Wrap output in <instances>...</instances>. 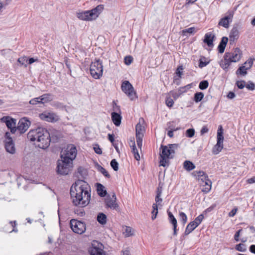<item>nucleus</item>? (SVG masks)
I'll return each instance as SVG.
<instances>
[{
	"mask_svg": "<svg viewBox=\"0 0 255 255\" xmlns=\"http://www.w3.org/2000/svg\"><path fill=\"white\" fill-rule=\"evenodd\" d=\"M60 137L59 131L52 129L48 131L43 128H38L30 130L27 134L28 138L38 147L46 148L50 145V141L56 142Z\"/></svg>",
	"mask_w": 255,
	"mask_h": 255,
	"instance_id": "1",
	"label": "nucleus"
},
{
	"mask_svg": "<svg viewBox=\"0 0 255 255\" xmlns=\"http://www.w3.org/2000/svg\"><path fill=\"white\" fill-rule=\"evenodd\" d=\"M70 195L74 205L85 207L91 200V188L89 184L83 180H78L70 188Z\"/></svg>",
	"mask_w": 255,
	"mask_h": 255,
	"instance_id": "2",
	"label": "nucleus"
},
{
	"mask_svg": "<svg viewBox=\"0 0 255 255\" xmlns=\"http://www.w3.org/2000/svg\"><path fill=\"white\" fill-rule=\"evenodd\" d=\"M179 147L178 144H171L168 146L161 145V153H160L161 159L160 160V165L165 167L168 162V159L172 158L175 152V150Z\"/></svg>",
	"mask_w": 255,
	"mask_h": 255,
	"instance_id": "3",
	"label": "nucleus"
},
{
	"mask_svg": "<svg viewBox=\"0 0 255 255\" xmlns=\"http://www.w3.org/2000/svg\"><path fill=\"white\" fill-rule=\"evenodd\" d=\"M242 55V52L238 48H236L233 52L226 53L224 60L221 62V67L224 70L227 69L232 62H238L241 59Z\"/></svg>",
	"mask_w": 255,
	"mask_h": 255,
	"instance_id": "4",
	"label": "nucleus"
},
{
	"mask_svg": "<svg viewBox=\"0 0 255 255\" xmlns=\"http://www.w3.org/2000/svg\"><path fill=\"white\" fill-rule=\"evenodd\" d=\"M104 9L102 4L97 5L95 8L90 10L82 11L76 13L77 17L80 20L92 21L96 19Z\"/></svg>",
	"mask_w": 255,
	"mask_h": 255,
	"instance_id": "5",
	"label": "nucleus"
},
{
	"mask_svg": "<svg viewBox=\"0 0 255 255\" xmlns=\"http://www.w3.org/2000/svg\"><path fill=\"white\" fill-rule=\"evenodd\" d=\"M57 162V171L61 175H67L73 168V161H68L64 158H61Z\"/></svg>",
	"mask_w": 255,
	"mask_h": 255,
	"instance_id": "6",
	"label": "nucleus"
},
{
	"mask_svg": "<svg viewBox=\"0 0 255 255\" xmlns=\"http://www.w3.org/2000/svg\"><path fill=\"white\" fill-rule=\"evenodd\" d=\"M90 71L92 77L95 79H100L102 77L103 72L102 62L100 60H96L92 62L90 65Z\"/></svg>",
	"mask_w": 255,
	"mask_h": 255,
	"instance_id": "7",
	"label": "nucleus"
},
{
	"mask_svg": "<svg viewBox=\"0 0 255 255\" xmlns=\"http://www.w3.org/2000/svg\"><path fill=\"white\" fill-rule=\"evenodd\" d=\"M77 155V149L73 144H69L63 149L61 152V158L73 161Z\"/></svg>",
	"mask_w": 255,
	"mask_h": 255,
	"instance_id": "8",
	"label": "nucleus"
},
{
	"mask_svg": "<svg viewBox=\"0 0 255 255\" xmlns=\"http://www.w3.org/2000/svg\"><path fill=\"white\" fill-rule=\"evenodd\" d=\"M143 123V119L140 118L139 119L138 123L136 125L135 127L136 143L139 148H141L142 146V138L145 131Z\"/></svg>",
	"mask_w": 255,
	"mask_h": 255,
	"instance_id": "9",
	"label": "nucleus"
},
{
	"mask_svg": "<svg viewBox=\"0 0 255 255\" xmlns=\"http://www.w3.org/2000/svg\"><path fill=\"white\" fill-rule=\"evenodd\" d=\"M121 88L122 91L128 96L130 100L133 101L137 98L136 93L129 81H125L123 82Z\"/></svg>",
	"mask_w": 255,
	"mask_h": 255,
	"instance_id": "10",
	"label": "nucleus"
},
{
	"mask_svg": "<svg viewBox=\"0 0 255 255\" xmlns=\"http://www.w3.org/2000/svg\"><path fill=\"white\" fill-rule=\"evenodd\" d=\"M70 227L76 234L81 235L86 231V225L84 222L72 219L70 221Z\"/></svg>",
	"mask_w": 255,
	"mask_h": 255,
	"instance_id": "11",
	"label": "nucleus"
},
{
	"mask_svg": "<svg viewBox=\"0 0 255 255\" xmlns=\"http://www.w3.org/2000/svg\"><path fill=\"white\" fill-rule=\"evenodd\" d=\"M39 118L44 121L54 123L59 120V117L54 112L44 111L39 115Z\"/></svg>",
	"mask_w": 255,
	"mask_h": 255,
	"instance_id": "12",
	"label": "nucleus"
},
{
	"mask_svg": "<svg viewBox=\"0 0 255 255\" xmlns=\"http://www.w3.org/2000/svg\"><path fill=\"white\" fill-rule=\"evenodd\" d=\"M91 255H106L103 250V245L97 241H93L89 250Z\"/></svg>",
	"mask_w": 255,
	"mask_h": 255,
	"instance_id": "13",
	"label": "nucleus"
},
{
	"mask_svg": "<svg viewBox=\"0 0 255 255\" xmlns=\"http://www.w3.org/2000/svg\"><path fill=\"white\" fill-rule=\"evenodd\" d=\"M30 125V122L26 118L21 119L18 123L16 127V132L20 134L24 133L29 128Z\"/></svg>",
	"mask_w": 255,
	"mask_h": 255,
	"instance_id": "14",
	"label": "nucleus"
},
{
	"mask_svg": "<svg viewBox=\"0 0 255 255\" xmlns=\"http://www.w3.org/2000/svg\"><path fill=\"white\" fill-rule=\"evenodd\" d=\"M1 120L5 123L7 127L10 129V131L12 133H15L16 132V120L10 118L9 117H3Z\"/></svg>",
	"mask_w": 255,
	"mask_h": 255,
	"instance_id": "15",
	"label": "nucleus"
},
{
	"mask_svg": "<svg viewBox=\"0 0 255 255\" xmlns=\"http://www.w3.org/2000/svg\"><path fill=\"white\" fill-rule=\"evenodd\" d=\"M116 196L115 194H113L112 197L108 196L105 199V203L107 207L112 209H116L118 207V205L116 203Z\"/></svg>",
	"mask_w": 255,
	"mask_h": 255,
	"instance_id": "16",
	"label": "nucleus"
},
{
	"mask_svg": "<svg viewBox=\"0 0 255 255\" xmlns=\"http://www.w3.org/2000/svg\"><path fill=\"white\" fill-rule=\"evenodd\" d=\"M216 37L212 33H207L204 39V42L206 43L209 47L214 46L213 41L215 40Z\"/></svg>",
	"mask_w": 255,
	"mask_h": 255,
	"instance_id": "17",
	"label": "nucleus"
},
{
	"mask_svg": "<svg viewBox=\"0 0 255 255\" xmlns=\"http://www.w3.org/2000/svg\"><path fill=\"white\" fill-rule=\"evenodd\" d=\"M5 148L7 152L11 154L15 153V149L12 138H8L7 140H5Z\"/></svg>",
	"mask_w": 255,
	"mask_h": 255,
	"instance_id": "18",
	"label": "nucleus"
},
{
	"mask_svg": "<svg viewBox=\"0 0 255 255\" xmlns=\"http://www.w3.org/2000/svg\"><path fill=\"white\" fill-rule=\"evenodd\" d=\"M233 15L230 12L228 15L222 18L219 22V25L223 26L225 27H228L230 21H231Z\"/></svg>",
	"mask_w": 255,
	"mask_h": 255,
	"instance_id": "19",
	"label": "nucleus"
},
{
	"mask_svg": "<svg viewBox=\"0 0 255 255\" xmlns=\"http://www.w3.org/2000/svg\"><path fill=\"white\" fill-rule=\"evenodd\" d=\"M168 215L170 222L173 226V235L176 236L177 235V220L170 212H168Z\"/></svg>",
	"mask_w": 255,
	"mask_h": 255,
	"instance_id": "20",
	"label": "nucleus"
},
{
	"mask_svg": "<svg viewBox=\"0 0 255 255\" xmlns=\"http://www.w3.org/2000/svg\"><path fill=\"white\" fill-rule=\"evenodd\" d=\"M192 175L201 180L202 182L208 177V175L203 171H195L192 173Z\"/></svg>",
	"mask_w": 255,
	"mask_h": 255,
	"instance_id": "21",
	"label": "nucleus"
},
{
	"mask_svg": "<svg viewBox=\"0 0 255 255\" xmlns=\"http://www.w3.org/2000/svg\"><path fill=\"white\" fill-rule=\"evenodd\" d=\"M112 119L114 124L116 126H119L121 125L122 117L120 114L115 112L112 113Z\"/></svg>",
	"mask_w": 255,
	"mask_h": 255,
	"instance_id": "22",
	"label": "nucleus"
},
{
	"mask_svg": "<svg viewBox=\"0 0 255 255\" xmlns=\"http://www.w3.org/2000/svg\"><path fill=\"white\" fill-rule=\"evenodd\" d=\"M40 102L41 104H44L52 101L53 99V96L51 94H45L41 96H39Z\"/></svg>",
	"mask_w": 255,
	"mask_h": 255,
	"instance_id": "23",
	"label": "nucleus"
},
{
	"mask_svg": "<svg viewBox=\"0 0 255 255\" xmlns=\"http://www.w3.org/2000/svg\"><path fill=\"white\" fill-rule=\"evenodd\" d=\"M198 226L193 222H191L186 227L184 234L185 235H188L192 232Z\"/></svg>",
	"mask_w": 255,
	"mask_h": 255,
	"instance_id": "24",
	"label": "nucleus"
},
{
	"mask_svg": "<svg viewBox=\"0 0 255 255\" xmlns=\"http://www.w3.org/2000/svg\"><path fill=\"white\" fill-rule=\"evenodd\" d=\"M223 148V141H218L216 144L214 146L213 149V152L215 154H218Z\"/></svg>",
	"mask_w": 255,
	"mask_h": 255,
	"instance_id": "25",
	"label": "nucleus"
},
{
	"mask_svg": "<svg viewBox=\"0 0 255 255\" xmlns=\"http://www.w3.org/2000/svg\"><path fill=\"white\" fill-rule=\"evenodd\" d=\"M205 183L204 185L205 188L202 189V191L204 192L208 193L211 189L212 187V182L211 181L208 179V177L204 180V181L203 182Z\"/></svg>",
	"mask_w": 255,
	"mask_h": 255,
	"instance_id": "26",
	"label": "nucleus"
},
{
	"mask_svg": "<svg viewBox=\"0 0 255 255\" xmlns=\"http://www.w3.org/2000/svg\"><path fill=\"white\" fill-rule=\"evenodd\" d=\"M97 192L99 195L101 197H105L107 194V191L105 189V187L101 184H97Z\"/></svg>",
	"mask_w": 255,
	"mask_h": 255,
	"instance_id": "27",
	"label": "nucleus"
},
{
	"mask_svg": "<svg viewBox=\"0 0 255 255\" xmlns=\"http://www.w3.org/2000/svg\"><path fill=\"white\" fill-rule=\"evenodd\" d=\"M97 220L101 225H105L107 223V216L104 213H100L97 216Z\"/></svg>",
	"mask_w": 255,
	"mask_h": 255,
	"instance_id": "28",
	"label": "nucleus"
},
{
	"mask_svg": "<svg viewBox=\"0 0 255 255\" xmlns=\"http://www.w3.org/2000/svg\"><path fill=\"white\" fill-rule=\"evenodd\" d=\"M184 168L187 171H191L195 168L194 164L191 161L186 160L183 163Z\"/></svg>",
	"mask_w": 255,
	"mask_h": 255,
	"instance_id": "29",
	"label": "nucleus"
},
{
	"mask_svg": "<svg viewBox=\"0 0 255 255\" xmlns=\"http://www.w3.org/2000/svg\"><path fill=\"white\" fill-rule=\"evenodd\" d=\"M217 140L218 141H224L223 136V129L221 126H220L217 130Z\"/></svg>",
	"mask_w": 255,
	"mask_h": 255,
	"instance_id": "30",
	"label": "nucleus"
},
{
	"mask_svg": "<svg viewBox=\"0 0 255 255\" xmlns=\"http://www.w3.org/2000/svg\"><path fill=\"white\" fill-rule=\"evenodd\" d=\"M182 89H183V88H180L177 92L171 91L168 94L171 96L174 100H176L181 95L182 93Z\"/></svg>",
	"mask_w": 255,
	"mask_h": 255,
	"instance_id": "31",
	"label": "nucleus"
},
{
	"mask_svg": "<svg viewBox=\"0 0 255 255\" xmlns=\"http://www.w3.org/2000/svg\"><path fill=\"white\" fill-rule=\"evenodd\" d=\"M204 97V94L202 92L196 93L194 95V100L195 102H200Z\"/></svg>",
	"mask_w": 255,
	"mask_h": 255,
	"instance_id": "32",
	"label": "nucleus"
},
{
	"mask_svg": "<svg viewBox=\"0 0 255 255\" xmlns=\"http://www.w3.org/2000/svg\"><path fill=\"white\" fill-rule=\"evenodd\" d=\"M209 61H207L205 57H201L199 60V66L200 68H203L208 64Z\"/></svg>",
	"mask_w": 255,
	"mask_h": 255,
	"instance_id": "33",
	"label": "nucleus"
},
{
	"mask_svg": "<svg viewBox=\"0 0 255 255\" xmlns=\"http://www.w3.org/2000/svg\"><path fill=\"white\" fill-rule=\"evenodd\" d=\"M152 216L151 217L152 219L154 220L156 216L158 214V207L157 204H153L152 205Z\"/></svg>",
	"mask_w": 255,
	"mask_h": 255,
	"instance_id": "34",
	"label": "nucleus"
},
{
	"mask_svg": "<svg viewBox=\"0 0 255 255\" xmlns=\"http://www.w3.org/2000/svg\"><path fill=\"white\" fill-rule=\"evenodd\" d=\"M235 249L241 252H245L247 251L246 246L243 244H237L235 246Z\"/></svg>",
	"mask_w": 255,
	"mask_h": 255,
	"instance_id": "35",
	"label": "nucleus"
},
{
	"mask_svg": "<svg viewBox=\"0 0 255 255\" xmlns=\"http://www.w3.org/2000/svg\"><path fill=\"white\" fill-rule=\"evenodd\" d=\"M97 169L98 171H100L105 177L107 178L110 177V175L108 172L101 165H98Z\"/></svg>",
	"mask_w": 255,
	"mask_h": 255,
	"instance_id": "36",
	"label": "nucleus"
},
{
	"mask_svg": "<svg viewBox=\"0 0 255 255\" xmlns=\"http://www.w3.org/2000/svg\"><path fill=\"white\" fill-rule=\"evenodd\" d=\"M249 69L247 67H246L245 65H243L241 67H240L238 70L237 71V74H238L239 73L243 75H245L247 74V70Z\"/></svg>",
	"mask_w": 255,
	"mask_h": 255,
	"instance_id": "37",
	"label": "nucleus"
},
{
	"mask_svg": "<svg viewBox=\"0 0 255 255\" xmlns=\"http://www.w3.org/2000/svg\"><path fill=\"white\" fill-rule=\"evenodd\" d=\"M239 38L238 33H231L229 36L230 42L234 43Z\"/></svg>",
	"mask_w": 255,
	"mask_h": 255,
	"instance_id": "38",
	"label": "nucleus"
},
{
	"mask_svg": "<svg viewBox=\"0 0 255 255\" xmlns=\"http://www.w3.org/2000/svg\"><path fill=\"white\" fill-rule=\"evenodd\" d=\"M28 59L27 57L23 56L20 57L18 59V62L22 65H24L25 67L27 66Z\"/></svg>",
	"mask_w": 255,
	"mask_h": 255,
	"instance_id": "39",
	"label": "nucleus"
},
{
	"mask_svg": "<svg viewBox=\"0 0 255 255\" xmlns=\"http://www.w3.org/2000/svg\"><path fill=\"white\" fill-rule=\"evenodd\" d=\"M209 83L206 80L201 81L199 85V87L201 90H205L208 87Z\"/></svg>",
	"mask_w": 255,
	"mask_h": 255,
	"instance_id": "40",
	"label": "nucleus"
},
{
	"mask_svg": "<svg viewBox=\"0 0 255 255\" xmlns=\"http://www.w3.org/2000/svg\"><path fill=\"white\" fill-rule=\"evenodd\" d=\"M111 166L115 171H117L118 170L119 163H118L116 159H114L112 160L111 162Z\"/></svg>",
	"mask_w": 255,
	"mask_h": 255,
	"instance_id": "41",
	"label": "nucleus"
},
{
	"mask_svg": "<svg viewBox=\"0 0 255 255\" xmlns=\"http://www.w3.org/2000/svg\"><path fill=\"white\" fill-rule=\"evenodd\" d=\"M179 217L180 221L182 222L183 225H184L187 221V217L186 214L183 212L179 213Z\"/></svg>",
	"mask_w": 255,
	"mask_h": 255,
	"instance_id": "42",
	"label": "nucleus"
},
{
	"mask_svg": "<svg viewBox=\"0 0 255 255\" xmlns=\"http://www.w3.org/2000/svg\"><path fill=\"white\" fill-rule=\"evenodd\" d=\"M204 219V216L202 214L199 215L195 218L193 222L198 226Z\"/></svg>",
	"mask_w": 255,
	"mask_h": 255,
	"instance_id": "43",
	"label": "nucleus"
},
{
	"mask_svg": "<svg viewBox=\"0 0 255 255\" xmlns=\"http://www.w3.org/2000/svg\"><path fill=\"white\" fill-rule=\"evenodd\" d=\"M130 142H131V143H130V146L132 148V151L133 153L134 154L135 153L138 152V150L135 146V141L134 140V138H133L132 140H130Z\"/></svg>",
	"mask_w": 255,
	"mask_h": 255,
	"instance_id": "44",
	"label": "nucleus"
},
{
	"mask_svg": "<svg viewBox=\"0 0 255 255\" xmlns=\"http://www.w3.org/2000/svg\"><path fill=\"white\" fill-rule=\"evenodd\" d=\"M195 130L193 128L188 129L186 131V136L188 137H192L194 135Z\"/></svg>",
	"mask_w": 255,
	"mask_h": 255,
	"instance_id": "45",
	"label": "nucleus"
},
{
	"mask_svg": "<svg viewBox=\"0 0 255 255\" xmlns=\"http://www.w3.org/2000/svg\"><path fill=\"white\" fill-rule=\"evenodd\" d=\"M246 87L249 90L253 91L255 89V84L251 81H249L246 85Z\"/></svg>",
	"mask_w": 255,
	"mask_h": 255,
	"instance_id": "46",
	"label": "nucleus"
},
{
	"mask_svg": "<svg viewBox=\"0 0 255 255\" xmlns=\"http://www.w3.org/2000/svg\"><path fill=\"white\" fill-rule=\"evenodd\" d=\"M165 103L167 106L168 107H171L174 104V101L170 97H167L165 100Z\"/></svg>",
	"mask_w": 255,
	"mask_h": 255,
	"instance_id": "47",
	"label": "nucleus"
},
{
	"mask_svg": "<svg viewBox=\"0 0 255 255\" xmlns=\"http://www.w3.org/2000/svg\"><path fill=\"white\" fill-rule=\"evenodd\" d=\"M132 229L129 227H126V229L125 230V232H124L125 236L127 237H129L130 236L132 235L131 233Z\"/></svg>",
	"mask_w": 255,
	"mask_h": 255,
	"instance_id": "48",
	"label": "nucleus"
},
{
	"mask_svg": "<svg viewBox=\"0 0 255 255\" xmlns=\"http://www.w3.org/2000/svg\"><path fill=\"white\" fill-rule=\"evenodd\" d=\"M125 63L126 65H129L132 62L133 58L130 56H127L125 57Z\"/></svg>",
	"mask_w": 255,
	"mask_h": 255,
	"instance_id": "49",
	"label": "nucleus"
},
{
	"mask_svg": "<svg viewBox=\"0 0 255 255\" xmlns=\"http://www.w3.org/2000/svg\"><path fill=\"white\" fill-rule=\"evenodd\" d=\"M236 84L238 87L240 89H243L246 85L245 81H238L237 82Z\"/></svg>",
	"mask_w": 255,
	"mask_h": 255,
	"instance_id": "50",
	"label": "nucleus"
},
{
	"mask_svg": "<svg viewBox=\"0 0 255 255\" xmlns=\"http://www.w3.org/2000/svg\"><path fill=\"white\" fill-rule=\"evenodd\" d=\"M40 98L39 97L33 98L31 99L29 101V103L31 105H36L37 104H41V102H40Z\"/></svg>",
	"mask_w": 255,
	"mask_h": 255,
	"instance_id": "51",
	"label": "nucleus"
},
{
	"mask_svg": "<svg viewBox=\"0 0 255 255\" xmlns=\"http://www.w3.org/2000/svg\"><path fill=\"white\" fill-rule=\"evenodd\" d=\"M253 61L252 59H248L244 64L246 67L250 69L253 65Z\"/></svg>",
	"mask_w": 255,
	"mask_h": 255,
	"instance_id": "52",
	"label": "nucleus"
},
{
	"mask_svg": "<svg viewBox=\"0 0 255 255\" xmlns=\"http://www.w3.org/2000/svg\"><path fill=\"white\" fill-rule=\"evenodd\" d=\"M94 150L97 154H101L102 153V149L98 144H96L95 145L94 147Z\"/></svg>",
	"mask_w": 255,
	"mask_h": 255,
	"instance_id": "53",
	"label": "nucleus"
},
{
	"mask_svg": "<svg viewBox=\"0 0 255 255\" xmlns=\"http://www.w3.org/2000/svg\"><path fill=\"white\" fill-rule=\"evenodd\" d=\"M226 46V45L220 43L218 47L219 53H223L224 52Z\"/></svg>",
	"mask_w": 255,
	"mask_h": 255,
	"instance_id": "54",
	"label": "nucleus"
},
{
	"mask_svg": "<svg viewBox=\"0 0 255 255\" xmlns=\"http://www.w3.org/2000/svg\"><path fill=\"white\" fill-rule=\"evenodd\" d=\"M237 211H238L237 208H234L233 210H231V211L230 212H229V216L231 217H234L236 215Z\"/></svg>",
	"mask_w": 255,
	"mask_h": 255,
	"instance_id": "55",
	"label": "nucleus"
},
{
	"mask_svg": "<svg viewBox=\"0 0 255 255\" xmlns=\"http://www.w3.org/2000/svg\"><path fill=\"white\" fill-rule=\"evenodd\" d=\"M208 130H209V129H208V128H207V127L204 126L201 130V131H200L201 134L203 135L204 134L208 132Z\"/></svg>",
	"mask_w": 255,
	"mask_h": 255,
	"instance_id": "56",
	"label": "nucleus"
},
{
	"mask_svg": "<svg viewBox=\"0 0 255 255\" xmlns=\"http://www.w3.org/2000/svg\"><path fill=\"white\" fill-rule=\"evenodd\" d=\"M180 128H176V129H171V130H170L168 131L167 132V135L170 137H172L173 136V131H175V130H178Z\"/></svg>",
	"mask_w": 255,
	"mask_h": 255,
	"instance_id": "57",
	"label": "nucleus"
},
{
	"mask_svg": "<svg viewBox=\"0 0 255 255\" xmlns=\"http://www.w3.org/2000/svg\"><path fill=\"white\" fill-rule=\"evenodd\" d=\"M161 196L157 195L155 197V200L156 202L155 204H158V205H160L161 202L162 201V198H160Z\"/></svg>",
	"mask_w": 255,
	"mask_h": 255,
	"instance_id": "58",
	"label": "nucleus"
},
{
	"mask_svg": "<svg viewBox=\"0 0 255 255\" xmlns=\"http://www.w3.org/2000/svg\"><path fill=\"white\" fill-rule=\"evenodd\" d=\"M228 41V38L227 37H223L222 38L221 41L220 43L226 45Z\"/></svg>",
	"mask_w": 255,
	"mask_h": 255,
	"instance_id": "59",
	"label": "nucleus"
},
{
	"mask_svg": "<svg viewBox=\"0 0 255 255\" xmlns=\"http://www.w3.org/2000/svg\"><path fill=\"white\" fill-rule=\"evenodd\" d=\"M195 30V28L194 27H190L187 29H183L181 32H194Z\"/></svg>",
	"mask_w": 255,
	"mask_h": 255,
	"instance_id": "60",
	"label": "nucleus"
},
{
	"mask_svg": "<svg viewBox=\"0 0 255 255\" xmlns=\"http://www.w3.org/2000/svg\"><path fill=\"white\" fill-rule=\"evenodd\" d=\"M235 94L234 92H229L228 95H227V97L230 99H233L234 98H235Z\"/></svg>",
	"mask_w": 255,
	"mask_h": 255,
	"instance_id": "61",
	"label": "nucleus"
},
{
	"mask_svg": "<svg viewBox=\"0 0 255 255\" xmlns=\"http://www.w3.org/2000/svg\"><path fill=\"white\" fill-rule=\"evenodd\" d=\"M183 70V68L182 66H180L179 67L177 70H176V74L177 75L179 76V77H181V75L182 74V72H181L180 70Z\"/></svg>",
	"mask_w": 255,
	"mask_h": 255,
	"instance_id": "62",
	"label": "nucleus"
},
{
	"mask_svg": "<svg viewBox=\"0 0 255 255\" xmlns=\"http://www.w3.org/2000/svg\"><path fill=\"white\" fill-rule=\"evenodd\" d=\"M247 182L249 184H253L255 183V177L248 179L247 180Z\"/></svg>",
	"mask_w": 255,
	"mask_h": 255,
	"instance_id": "63",
	"label": "nucleus"
},
{
	"mask_svg": "<svg viewBox=\"0 0 255 255\" xmlns=\"http://www.w3.org/2000/svg\"><path fill=\"white\" fill-rule=\"evenodd\" d=\"M250 251L255 254V245H252L250 247Z\"/></svg>",
	"mask_w": 255,
	"mask_h": 255,
	"instance_id": "64",
	"label": "nucleus"
}]
</instances>
